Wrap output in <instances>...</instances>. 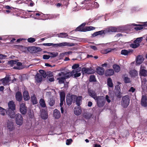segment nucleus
<instances>
[{
  "label": "nucleus",
  "instance_id": "obj_58",
  "mask_svg": "<svg viewBox=\"0 0 147 147\" xmlns=\"http://www.w3.org/2000/svg\"><path fill=\"white\" fill-rule=\"evenodd\" d=\"M72 142V139H67L66 141V143L67 145H69Z\"/></svg>",
  "mask_w": 147,
  "mask_h": 147
},
{
  "label": "nucleus",
  "instance_id": "obj_17",
  "mask_svg": "<svg viewBox=\"0 0 147 147\" xmlns=\"http://www.w3.org/2000/svg\"><path fill=\"white\" fill-rule=\"evenodd\" d=\"M88 92L89 95L96 100V99H97L98 98V96H97L95 91L92 90L88 89Z\"/></svg>",
  "mask_w": 147,
  "mask_h": 147
},
{
  "label": "nucleus",
  "instance_id": "obj_25",
  "mask_svg": "<svg viewBox=\"0 0 147 147\" xmlns=\"http://www.w3.org/2000/svg\"><path fill=\"white\" fill-rule=\"evenodd\" d=\"M23 95L24 99V100H27L30 99V97L27 91L25 90L23 93Z\"/></svg>",
  "mask_w": 147,
  "mask_h": 147
},
{
  "label": "nucleus",
  "instance_id": "obj_11",
  "mask_svg": "<svg viewBox=\"0 0 147 147\" xmlns=\"http://www.w3.org/2000/svg\"><path fill=\"white\" fill-rule=\"evenodd\" d=\"M7 124V126L9 131H12L15 129L13 123L12 121L8 120Z\"/></svg>",
  "mask_w": 147,
  "mask_h": 147
},
{
  "label": "nucleus",
  "instance_id": "obj_48",
  "mask_svg": "<svg viewBox=\"0 0 147 147\" xmlns=\"http://www.w3.org/2000/svg\"><path fill=\"white\" fill-rule=\"evenodd\" d=\"M39 72L40 74V75H42L44 78H45L47 76L46 72L45 71L42 69H40L39 70Z\"/></svg>",
  "mask_w": 147,
  "mask_h": 147
},
{
  "label": "nucleus",
  "instance_id": "obj_55",
  "mask_svg": "<svg viewBox=\"0 0 147 147\" xmlns=\"http://www.w3.org/2000/svg\"><path fill=\"white\" fill-rule=\"evenodd\" d=\"M28 41L30 43H33L36 40L34 38L30 37L27 39Z\"/></svg>",
  "mask_w": 147,
  "mask_h": 147
},
{
  "label": "nucleus",
  "instance_id": "obj_22",
  "mask_svg": "<svg viewBox=\"0 0 147 147\" xmlns=\"http://www.w3.org/2000/svg\"><path fill=\"white\" fill-rule=\"evenodd\" d=\"M16 100L20 102L22 98V94L21 92H17L16 94Z\"/></svg>",
  "mask_w": 147,
  "mask_h": 147
},
{
  "label": "nucleus",
  "instance_id": "obj_10",
  "mask_svg": "<svg viewBox=\"0 0 147 147\" xmlns=\"http://www.w3.org/2000/svg\"><path fill=\"white\" fill-rule=\"evenodd\" d=\"M70 94L67 95L66 97V102L67 105L68 106L70 105L73 102L74 103V98H73V95Z\"/></svg>",
  "mask_w": 147,
  "mask_h": 147
},
{
  "label": "nucleus",
  "instance_id": "obj_35",
  "mask_svg": "<svg viewBox=\"0 0 147 147\" xmlns=\"http://www.w3.org/2000/svg\"><path fill=\"white\" fill-rule=\"evenodd\" d=\"M113 68L115 72H118L120 70V66L116 64L113 65Z\"/></svg>",
  "mask_w": 147,
  "mask_h": 147
},
{
  "label": "nucleus",
  "instance_id": "obj_23",
  "mask_svg": "<svg viewBox=\"0 0 147 147\" xmlns=\"http://www.w3.org/2000/svg\"><path fill=\"white\" fill-rule=\"evenodd\" d=\"M106 33L105 30H101L98 31L92 34L93 37H95L98 35H102L103 34H105Z\"/></svg>",
  "mask_w": 147,
  "mask_h": 147
},
{
  "label": "nucleus",
  "instance_id": "obj_59",
  "mask_svg": "<svg viewBox=\"0 0 147 147\" xmlns=\"http://www.w3.org/2000/svg\"><path fill=\"white\" fill-rule=\"evenodd\" d=\"M115 125V123L114 122L112 121L110 125V127L111 128H114V126Z\"/></svg>",
  "mask_w": 147,
  "mask_h": 147
},
{
  "label": "nucleus",
  "instance_id": "obj_14",
  "mask_svg": "<svg viewBox=\"0 0 147 147\" xmlns=\"http://www.w3.org/2000/svg\"><path fill=\"white\" fill-rule=\"evenodd\" d=\"M20 111L22 114L24 115L26 113L27 111V108L26 106L25 103H23L20 104Z\"/></svg>",
  "mask_w": 147,
  "mask_h": 147
},
{
  "label": "nucleus",
  "instance_id": "obj_2",
  "mask_svg": "<svg viewBox=\"0 0 147 147\" xmlns=\"http://www.w3.org/2000/svg\"><path fill=\"white\" fill-rule=\"evenodd\" d=\"M130 98L128 95L123 96L121 102V106L124 108H127L129 104Z\"/></svg>",
  "mask_w": 147,
  "mask_h": 147
},
{
  "label": "nucleus",
  "instance_id": "obj_21",
  "mask_svg": "<svg viewBox=\"0 0 147 147\" xmlns=\"http://www.w3.org/2000/svg\"><path fill=\"white\" fill-rule=\"evenodd\" d=\"M144 61V59L141 55H138L136 59V63L137 64L140 65Z\"/></svg>",
  "mask_w": 147,
  "mask_h": 147
},
{
  "label": "nucleus",
  "instance_id": "obj_54",
  "mask_svg": "<svg viewBox=\"0 0 147 147\" xmlns=\"http://www.w3.org/2000/svg\"><path fill=\"white\" fill-rule=\"evenodd\" d=\"M124 82L126 83H130L131 82L130 79L127 77H124Z\"/></svg>",
  "mask_w": 147,
  "mask_h": 147
},
{
  "label": "nucleus",
  "instance_id": "obj_49",
  "mask_svg": "<svg viewBox=\"0 0 147 147\" xmlns=\"http://www.w3.org/2000/svg\"><path fill=\"white\" fill-rule=\"evenodd\" d=\"M49 54L51 55L50 57H55L58 55V53L57 52H50L49 53Z\"/></svg>",
  "mask_w": 147,
  "mask_h": 147
},
{
  "label": "nucleus",
  "instance_id": "obj_7",
  "mask_svg": "<svg viewBox=\"0 0 147 147\" xmlns=\"http://www.w3.org/2000/svg\"><path fill=\"white\" fill-rule=\"evenodd\" d=\"M74 98V103L76 102V104L78 106H80L82 103V97L81 96H77L76 95H73Z\"/></svg>",
  "mask_w": 147,
  "mask_h": 147
},
{
  "label": "nucleus",
  "instance_id": "obj_34",
  "mask_svg": "<svg viewBox=\"0 0 147 147\" xmlns=\"http://www.w3.org/2000/svg\"><path fill=\"white\" fill-rule=\"evenodd\" d=\"M59 77L57 78V80H59V83L60 84H62L64 83L65 80V78L64 77V76H59Z\"/></svg>",
  "mask_w": 147,
  "mask_h": 147
},
{
  "label": "nucleus",
  "instance_id": "obj_30",
  "mask_svg": "<svg viewBox=\"0 0 147 147\" xmlns=\"http://www.w3.org/2000/svg\"><path fill=\"white\" fill-rule=\"evenodd\" d=\"M74 113L76 115H79L81 113L82 110L80 107H78L77 108H75L74 109Z\"/></svg>",
  "mask_w": 147,
  "mask_h": 147
},
{
  "label": "nucleus",
  "instance_id": "obj_56",
  "mask_svg": "<svg viewBox=\"0 0 147 147\" xmlns=\"http://www.w3.org/2000/svg\"><path fill=\"white\" fill-rule=\"evenodd\" d=\"M78 68H81L79 67V65L78 64H75L72 66V68L74 69H77Z\"/></svg>",
  "mask_w": 147,
  "mask_h": 147
},
{
  "label": "nucleus",
  "instance_id": "obj_6",
  "mask_svg": "<svg viewBox=\"0 0 147 147\" xmlns=\"http://www.w3.org/2000/svg\"><path fill=\"white\" fill-rule=\"evenodd\" d=\"M72 71L67 72L64 71L61 72L58 74L59 76H64L66 79H67L73 76Z\"/></svg>",
  "mask_w": 147,
  "mask_h": 147
},
{
  "label": "nucleus",
  "instance_id": "obj_40",
  "mask_svg": "<svg viewBox=\"0 0 147 147\" xmlns=\"http://www.w3.org/2000/svg\"><path fill=\"white\" fill-rule=\"evenodd\" d=\"M113 50V49L110 48L104 49L101 51V53L104 54H106L111 52Z\"/></svg>",
  "mask_w": 147,
  "mask_h": 147
},
{
  "label": "nucleus",
  "instance_id": "obj_28",
  "mask_svg": "<svg viewBox=\"0 0 147 147\" xmlns=\"http://www.w3.org/2000/svg\"><path fill=\"white\" fill-rule=\"evenodd\" d=\"M147 71L146 70L142 69L141 67L140 71L139 74L140 76L146 77L147 76Z\"/></svg>",
  "mask_w": 147,
  "mask_h": 147
},
{
  "label": "nucleus",
  "instance_id": "obj_16",
  "mask_svg": "<svg viewBox=\"0 0 147 147\" xmlns=\"http://www.w3.org/2000/svg\"><path fill=\"white\" fill-rule=\"evenodd\" d=\"M40 111L41 118L44 119H47L48 117L47 109L41 110Z\"/></svg>",
  "mask_w": 147,
  "mask_h": 147
},
{
  "label": "nucleus",
  "instance_id": "obj_32",
  "mask_svg": "<svg viewBox=\"0 0 147 147\" xmlns=\"http://www.w3.org/2000/svg\"><path fill=\"white\" fill-rule=\"evenodd\" d=\"M36 81L37 82H39L42 81V76L40 74L37 73L35 76Z\"/></svg>",
  "mask_w": 147,
  "mask_h": 147
},
{
  "label": "nucleus",
  "instance_id": "obj_43",
  "mask_svg": "<svg viewBox=\"0 0 147 147\" xmlns=\"http://www.w3.org/2000/svg\"><path fill=\"white\" fill-rule=\"evenodd\" d=\"M107 84L110 87H112L113 86L112 80L110 78H109L107 79Z\"/></svg>",
  "mask_w": 147,
  "mask_h": 147
},
{
  "label": "nucleus",
  "instance_id": "obj_27",
  "mask_svg": "<svg viewBox=\"0 0 147 147\" xmlns=\"http://www.w3.org/2000/svg\"><path fill=\"white\" fill-rule=\"evenodd\" d=\"M39 104L41 107L43 108H45V109H47L46 105L44 100L42 98H41L39 100Z\"/></svg>",
  "mask_w": 147,
  "mask_h": 147
},
{
  "label": "nucleus",
  "instance_id": "obj_60",
  "mask_svg": "<svg viewBox=\"0 0 147 147\" xmlns=\"http://www.w3.org/2000/svg\"><path fill=\"white\" fill-rule=\"evenodd\" d=\"M50 57V56L49 55H44L43 56V58L44 59H49Z\"/></svg>",
  "mask_w": 147,
  "mask_h": 147
},
{
  "label": "nucleus",
  "instance_id": "obj_41",
  "mask_svg": "<svg viewBox=\"0 0 147 147\" xmlns=\"http://www.w3.org/2000/svg\"><path fill=\"white\" fill-rule=\"evenodd\" d=\"M142 37H140L137 38L136 40H134V42L135 43H136L137 44H138L139 46L140 45V43L142 40Z\"/></svg>",
  "mask_w": 147,
  "mask_h": 147
},
{
  "label": "nucleus",
  "instance_id": "obj_9",
  "mask_svg": "<svg viewBox=\"0 0 147 147\" xmlns=\"http://www.w3.org/2000/svg\"><path fill=\"white\" fill-rule=\"evenodd\" d=\"M60 107H62L63 103L65 104V92L63 91L61 92L60 94Z\"/></svg>",
  "mask_w": 147,
  "mask_h": 147
},
{
  "label": "nucleus",
  "instance_id": "obj_19",
  "mask_svg": "<svg viewBox=\"0 0 147 147\" xmlns=\"http://www.w3.org/2000/svg\"><path fill=\"white\" fill-rule=\"evenodd\" d=\"M53 115L54 117L56 119H58L61 117V114L60 111L57 109L54 110Z\"/></svg>",
  "mask_w": 147,
  "mask_h": 147
},
{
  "label": "nucleus",
  "instance_id": "obj_44",
  "mask_svg": "<svg viewBox=\"0 0 147 147\" xmlns=\"http://www.w3.org/2000/svg\"><path fill=\"white\" fill-rule=\"evenodd\" d=\"M5 113L7 114L8 113V111H6L5 109L0 107V114L2 115H4Z\"/></svg>",
  "mask_w": 147,
  "mask_h": 147
},
{
  "label": "nucleus",
  "instance_id": "obj_47",
  "mask_svg": "<svg viewBox=\"0 0 147 147\" xmlns=\"http://www.w3.org/2000/svg\"><path fill=\"white\" fill-rule=\"evenodd\" d=\"M142 123L144 127V132H147V121L144 120Z\"/></svg>",
  "mask_w": 147,
  "mask_h": 147
},
{
  "label": "nucleus",
  "instance_id": "obj_8",
  "mask_svg": "<svg viewBox=\"0 0 147 147\" xmlns=\"http://www.w3.org/2000/svg\"><path fill=\"white\" fill-rule=\"evenodd\" d=\"M16 124L21 125L23 123V118L20 114L18 113L16 115Z\"/></svg>",
  "mask_w": 147,
  "mask_h": 147
},
{
  "label": "nucleus",
  "instance_id": "obj_12",
  "mask_svg": "<svg viewBox=\"0 0 147 147\" xmlns=\"http://www.w3.org/2000/svg\"><path fill=\"white\" fill-rule=\"evenodd\" d=\"M82 72L83 74H90L94 73V71L93 69L83 67L82 69Z\"/></svg>",
  "mask_w": 147,
  "mask_h": 147
},
{
  "label": "nucleus",
  "instance_id": "obj_52",
  "mask_svg": "<svg viewBox=\"0 0 147 147\" xmlns=\"http://www.w3.org/2000/svg\"><path fill=\"white\" fill-rule=\"evenodd\" d=\"M89 81L90 82H94L96 81L95 76L94 75H92L90 76Z\"/></svg>",
  "mask_w": 147,
  "mask_h": 147
},
{
  "label": "nucleus",
  "instance_id": "obj_18",
  "mask_svg": "<svg viewBox=\"0 0 147 147\" xmlns=\"http://www.w3.org/2000/svg\"><path fill=\"white\" fill-rule=\"evenodd\" d=\"M145 24L146 23H144L142 25H137L135 24H132L134 26H136V27L134 28V29L138 31L143 29L145 25Z\"/></svg>",
  "mask_w": 147,
  "mask_h": 147
},
{
  "label": "nucleus",
  "instance_id": "obj_5",
  "mask_svg": "<svg viewBox=\"0 0 147 147\" xmlns=\"http://www.w3.org/2000/svg\"><path fill=\"white\" fill-rule=\"evenodd\" d=\"M96 100L97 101L98 106L99 107H102L105 104V100L103 96H98V98Z\"/></svg>",
  "mask_w": 147,
  "mask_h": 147
},
{
  "label": "nucleus",
  "instance_id": "obj_62",
  "mask_svg": "<svg viewBox=\"0 0 147 147\" xmlns=\"http://www.w3.org/2000/svg\"><path fill=\"white\" fill-rule=\"evenodd\" d=\"M86 119H89L91 117L90 115H89L88 114L86 113L85 115H84V116Z\"/></svg>",
  "mask_w": 147,
  "mask_h": 147
},
{
  "label": "nucleus",
  "instance_id": "obj_26",
  "mask_svg": "<svg viewBox=\"0 0 147 147\" xmlns=\"http://www.w3.org/2000/svg\"><path fill=\"white\" fill-rule=\"evenodd\" d=\"M97 72L99 75H102L104 73L105 69L102 67H98L96 69Z\"/></svg>",
  "mask_w": 147,
  "mask_h": 147
},
{
  "label": "nucleus",
  "instance_id": "obj_29",
  "mask_svg": "<svg viewBox=\"0 0 147 147\" xmlns=\"http://www.w3.org/2000/svg\"><path fill=\"white\" fill-rule=\"evenodd\" d=\"M114 74V71L112 69H109L106 71L105 75L106 76H111Z\"/></svg>",
  "mask_w": 147,
  "mask_h": 147
},
{
  "label": "nucleus",
  "instance_id": "obj_4",
  "mask_svg": "<svg viewBox=\"0 0 147 147\" xmlns=\"http://www.w3.org/2000/svg\"><path fill=\"white\" fill-rule=\"evenodd\" d=\"M52 46L53 47H73L75 45V44L73 43L68 42H63L59 43L53 44L52 43Z\"/></svg>",
  "mask_w": 147,
  "mask_h": 147
},
{
  "label": "nucleus",
  "instance_id": "obj_24",
  "mask_svg": "<svg viewBox=\"0 0 147 147\" xmlns=\"http://www.w3.org/2000/svg\"><path fill=\"white\" fill-rule=\"evenodd\" d=\"M3 83V84L5 86L7 84L9 81V77H6L2 79L1 80Z\"/></svg>",
  "mask_w": 147,
  "mask_h": 147
},
{
  "label": "nucleus",
  "instance_id": "obj_13",
  "mask_svg": "<svg viewBox=\"0 0 147 147\" xmlns=\"http://www.w3.org/2000/svg\"><path fill=\"white\" fill-rule=\"evenodd\" d=\"M81 70V68H78L77 69H74L72 70L73 76H74L75 78L79 77L81 75L80 72Z\"/></svg>",
  "mask_w": 147,
  "mask_h": 147
},
{
  "label": "nucleus",
  "instance_id": "obj_20",
  "mask_svg": "<svg viewBox=\"0 0 147 147\" xmlns=\"http://www.w3.org/2000/svg\"><path fill=\"white\" fill-rule=\"evenodd\" d=\"M9 109L8 111H9L11 110H15V105L14 102L13 101H10L8 103Z\"/></svg>",
  "mask_w": 147,
  "mask_h": 147
},
{
  "label": "nucleus",
  "instance_id": "obj_53",
  "mask_svg": "<svg viewBox=\"0 0 147 147\" xmlns=\"http://www.w3.org/2000/svg\"><path fill=\"white\" fill-rule=\"evenodd\" d=\"M130 46L131 47L134 49L136 48L139 46L138 44L135 43L131 44Z\"/></svg>",
  "mask_w": 147,
  "mask_h": 147
},
{
  "label": "nucleus",
  "instance_id": "obj_33",
  "mask_svg": "<svg viewBox=\"0 0 147 147\" xmlns=\"http://www.w3.org/2000/svg\"><path fill=\"white\" fill-rule=\"evenodd\" d=\"M31 101L33 105L36 104L37 103V101L35 95L33 94L32 96H31Z\"/></svg>",
  "mask_w": 147,
  "mask_h": 147
},
{
  "label": "nucleus",
  "instance_id": "obj_37",
  "mask_svg": "<svg viewBox=\"0 0 147 147\" xmlns=\"http://www.w3.org/2000/svg\"><path fill=\"white\" fill-rule=\"evenodd\" d=\"M129 74L131 77L136 76L138 75L137 71L135 70H131L129 71Z\"/></svg>",
  "mask_w": 147,
  "mask_h": 147
},
{
  "label": "nucleus",
  "instance_id": "obj_39",
  "mask_svg": "<svg viewBox=\"0 0 147 147\" xmlns=\"http://www.w3.org/2000/svg\"><path fill=\"white\" fill-rule=\"evenodd\" d=\"M57 35L59 37H61L62 38H65L66 37L68 36L67 34L65 32L59 33Z\"/></svg>",
  "mask_w": 147,
  "mask_h": 147
},
{
  "label": "nucleus",
  "instance_id": "obj_15",
  "mask_svg": "<svg viewBox=\"0 0 147 147\" xmlns=\"http://www.w3.org/2000/svg\"><path fill=\"white\" fill-rule=\"evenodd\" d=\"M141 104L144 107L147 106V98L146 95H143L142 96Z\"/></svg>",
  "mask_w": 147,
  "mask_h": 147
},
{
  "label": "nucleus",
  "instance_id": "obj_64",
  "mask_svg": "<svg viewBox=\"0 0 147 147\" xmlns=\"http://www.w3.org/2000/svg\"><path fill=\"white\" fill-rule=\"evenodd\" d=\"M90 47L94 51H96L97 49V47L95 46L91 45L90 46Z\"/></svg>",
  "mask_w": 147,
  "mask_h": 147
},
{
  "label": "nucleus",
  "instance_id": "obj_31",
  "mask_svg": "<svg viewBox=\"0 0 147 147\" xmlns=\"http://www.w3.org/2000/svg\"><path fill=\"white\" fill-rule=\"evenodd\" d=\"M44 16L45 18V19H51L55 18L57 17V16L56 15L53 14H44Z\"/></svg>",
  "mask_w": 147,
  "mask_h": 147
},
{
  "label": "nucleus",
  "instance_id": "obj_61",
  "mask_svg": "<svg viewBox=\"0 0 147 147\" xmlns=\"http://www.w3.org/2000/svg\"><path fill=\"white\" fill-rule=\"evenodd\" d=\"M7 56L4 55L0 54V59H5L7 57Z\"/></svg>",
  "mask_w": 147,
  "mask_h": 147
},
{
  "label": "nucleus",
  "instance_id": "obj_3",
  "mask_svg": "<svg viewBox=\"0 0 147 147\" xmlns=\"http://www.w3.org/2000/svg\"><path fill=\"white\" fill-rule=\"evenodd\" d=\"M106 33L110 32H121L122 29L121 26H119L117 27H110L107 28L105 29Z\"/></svg>",
  "mask_w": 147,
  "mask_h": 147
},
{
  "label": "nucleus",
  "instance_id": "obj_46",
  "mask_svg": "<svg viewBox=\"0 0 147 147\" xmlns=\"http://www.w3.org/2000/svg\"><path fill=\"white\" fill-rule=\"evenodd\" d=\"M95 28L92 26H86L85 27V32L89 31L94 30Z\"/></svg>",
  "mask_w": 147,
  "mask_h": 147
},
{
  "label": "nucleus",
  "instance_id": "obj_51",
  "mask_svg": "<svg viewBox=\"0 0 147 147\" xmlns=\"http://www.w3.org/2000/svg\"><path fill=\"white\" fill-rule=\"evenodd\" d=\"M17 61L16 60H11L8 62V64L11 65V66H13L14 65L16 64Z\"/></svg>",
  "mask_w": 147,
  "mask_h": 147
},
{
  "label": "nucleus",
  "instance_id": "obj_36",
  "mask_svg": "<svg viewBox=\"0 0 147 147\" xmlns=\"http://www.w3.org/2000/svg\"><path fill=\"white\" fill-rule=\"evenodd\" d=\"M14 110H11L9 111H8V113L7 114L11 118H14L15 117V113L14 111Z\"/></svg>",
  "mask_w": 147,
  "mask_h": 147
},
{
  "label": "nucleus",
  "instance_id": "obj_63",
  "mask_svg": "<svg viewBox=\"0 0 147 147\" xmlns=\"http://www.w3.org/2000/svg\"><path fill=\"white\" fill-rule=\"evenodd\" d=\"M109 98L108 95H106L105 96V99L109 103L111 102V100L109 99Z\"/></svg>",
  "mask_w": 147,
  "mask_h": 147
},
{
  "label": "nucleus",
  "instance_id": "obj_1",
  "mask_svg": "<svg viewBox=\"0 0 147 147\" xmlns=\"http://www.w3.org/2000/svg\"><path fill=\"white\" fill-rule=\"evenodd\" d=\"M83 9H86V10L92 9L93 8H98L99 5L98 3L93 0H85L81 3Z\"/></svg>",
  "mask_w": 147,
  "mask_h": 147
},
{
  "label": "nucleus",
  "instance_id": "obj_50",
  "mask_svg": "<svg viewBox=\"0 0 147 147\" xmlns=\"http://www.w3.org/2000/svg\"><path fill=\"white\" fill-rule=\"evenodd\" d=\"M115 95L118 98H120L121 97V92L119 90H116L115 93Z\"/></svg>",
  "mask_w": 147,
  "mask_h": 147
},
{
  "label": "nucleus",
  "instance_id": "obj_38",
  "mask_svg": "<svg viewBox=\"0 0 147 147\" xmlns=\"http://www.w3.org/2000/svg\"><path fill=\"white\" fill-rule=\"evenodd\" d=\"M131 52H132V51L130 50H123L121 51V54L124 55H127Z\"/></svg>",
  "mask_w": 147,
  "mask_h": 147
},
{
  "label": "nucleus",
  "instance_id": "obj_45",
  "mask_svg": "<svg viewBox=\"0 0 147 147\" xmlns=\"http://www.w3.org/2000/svg\"><path fill=\"white\" fill-rule=\"evenodd\" d=\"M75 30L77 31H79L85 32L84 31L85 30V27L84 28L82 26L80 25L76 28Z\"/></svg>",
  "mask_w": 147,
  "mask_h": 147
},
{
  "label": "nucleus",
  "instance_id": "obj_42",
  "mask_svg": "<svg viewBox=\"0 0 147 147\" xmlns=\"http://www.w3.org/2000/svg\"><path fill=\"white\" fill-rule=\"evenodd\" d=\"M48 102L50 106H52L55 103V100L53 98H50Z\"/></svg>",
  "mask_w": 147,
  "mask_h": 147
},
{
  "label": "nucleus",
  "instance_id": "obj_57",
  "mask_svg": "<svg viewBox=\"0 0 147 147\" xmlns=\"http://www.w3.org/2000/svg\"><path fill=\"white\" fill-rule=\"evenodd\" d=\"M142 86H143L144 84H145L146 82H147V80L146 78H144L143 79H142Z\"/></svg>",
  "mask_w": 147,
  "mask_h": 147
}]
</instances>
